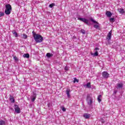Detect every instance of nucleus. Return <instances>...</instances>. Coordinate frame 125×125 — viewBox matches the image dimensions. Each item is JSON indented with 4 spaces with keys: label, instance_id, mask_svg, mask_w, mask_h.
<instances>
[{
    "label": "nucleus",
    "instance_id": "7c9ffc66",
    "mask_svg": "<svg viewBox=\"0 0 125 125\" xmlns=\"http://www.w3.org/2000/svg\"><path fill=\"white\" fill-rule=\"evenodd\" d=\"M31 97V101L32 102H35V100H36V98H33V97Z\"/></svg>",
    "mask_w": 125,
    "mask_h": 125
},
{
    "label": "nucleus",
    "instance_id": "20e7f679",
    "mask_svg": "<svg viewBox=\"0 0 125 125\" xmlns=\"http://www.w3.org/2000/svg\"><path fill=\"white\" fill-rule=\"evenodd\" d=\"M86 102H87L88 105H89L90 106H92V98H91V97H90V95H89V94H88L87 95Z\"/></svg>",
    "mask_w": 125,
    "mask_h": 125
},
{
    "label": "nucleus",
    "instance_id": "dca6fc26",
    "mask_svg": "<svg viewBox=\"0 0 125 125\" xmlns=\"http://www.w3.org/2000/svg\"><path fill=\"white\" fill-rule=\"evenodd\" d=\"M102 98V96L101 95H100L98 96V101L99 103H100V102H101L102 100L101 99Z\"/></svg>",
    "mask_w": 125,
    "mask_h": 125
},
{
    "label": "nucleus",
    "instance_id": "412c9836",
    "mask_svg": "<svg viewBox=\"0 0 125 125\" xmlns=\"http://www.w3.org/2000/svg\"><path fill=\"white\" fill-rule=\"evenodd\" d=\"M86 85L87 87H88V88H90V87H91V85H90V83H87Z\"/></svg>",
    "mask_w": 125,
    "mask_h": 125
},
{
    "label": "nucleus",
    "instance_id": "1a4fd4ad",
    "mask_svg": "<svg viewBox=\"0 0 125 125\" xmlns=\"http://www.w3.org/2000/svg\"><path fill=\"white\" fill-rule=\"evenodd\" d=\"M102 75L103 78L104 79H108V78H109V73H108L107 72H103Z\"/></svg>",
    "mask_w": 125,
    "mask_h": 125
},
{
    "label": "nucleus",
    "instance_id": "a878e982",
    "mask_svg": "<svg viewBox=\"0 0 125 125\" xmlns=\"http://www.w3.org/2000/svg\"><path fill=\"white\" fill-rule=\"evenodd\" d=\"M14 59L16 61H19V60L18 59V58H17V57L16 56H14L13 57Z\"/></svg>",
    "mask_w": 125,
    "mask_h": 125
},
{
    "label": "nucleus",
    "instance_id": "6e6552de",
    "mask_svg": "<svg viewBox=\"0 0 125 125\" xmlns=\"http://www.w3.org/2000/svg\"><path fill=\"white\" fill-rule=\"evenodd\" d=\"M112 36V30H111L108 34L107 37H106V41L107 42H110L111 41V38Z\"/></svg>",
    "mask_w": 125,
    "mask_h": 125
},
{
    "label": "nucleus",
    "instance_id": "f8f14e48",
    "mask_svg": "<svg viewBox=\"0 0 125 125\" xmlns=\"http://www.w3.org/2000/svg\"><path fill=\"white\" fill-rule=\"evenodd\" d=\"M10 100L11 101V102H12V103H15V102L14 98L12 96H10Z\"/></svg>",
    "mask_w": 125,
    "mask_h": 125
},
{
    "label": "nucleus",
    "instance_id": "393cba45",
    "mask_svg": "<svg viewBox=\"0 0 125 125\" xmlns=\"http://www.w3.org/2000/svg\"><path fill=\"white\" fill-rule=\"evenodd\" d=\"M109 21H110V22H115V19H114V18H110V19H109Z\"/></svg>",
    "mask_w": 125,
    "mask_h": 125
},
{
    "label": "nucleus",
    "instance_id": "c9c22d12",
    "mask_svg": "<svg viewBox=\"0 0 125 125\" xmlns=\"http://www.w3.org/2000/svg\"><path fill=\"white\" fill-rule=\"evenodd\" d=\"M102 123H104V121H102Z\"/></svg>",
    "mask_w": 125,
    "mask_h": 125
},
{
    "label": "nucleus",
    "instance_id": "7ed1b4c3",
    "mask_svg": "<svg viewBox=\"0 0 125 125\" xmlns=\"http://www.w3.org/2000/svg\"><path fill=\"white\" fill-rule=\"evenodd\" d=\"M90 21H91L93 23H94V24L93 25L94 28H95V29H97L98 30H100V26L99 25H100L99 24V23H98V22H97L96 21L93 20V19L91 18L90 19Z\"/></svg>",
    "mask_w": 125,
    "mask_h": 125
},
{
    "label": "nucleus",
    "instance_id": "6ab92c4d",
    "mask_svg": "<svg viewBox=\"0 0 125 125\" xmlns=\"http://www.w3.org/2000/svg\"><path fill=\"white\" fill-rule=\"evenodd\" d=\"M66 94L67 95V97H70V89H66Z\"/></svg>",
    "mask_w": 125,
    "mask_h": 125
},
{
    "label": "nucleus",
    "instance_id": "ddd939ff",
    "mask_svg": "<svg viewBox=\"0 0 125 125\" xmlns=\"http://www.w3.org/2000/svg\"><path fill=\"white\" fill-rule=\"evenodd\" d=\"M106 14L107 17H111L112 16V13H111L110 11H107L106 12Z\"/></svg>",
    "mask_w": 125,
    "mask_h": 125
},
{
    "label": "nucleus",
    "instance_id": "4be33fe9",
    "mask_svg": "<svg viewBox=\"0 0 125 125\" xmlns=\"http://www.w3.org/2000/svg\"><path fill=\"white\" fill-rule=\"evenodd\" d=\"M31 97H33V98H36L37 94H36V93L33 92V95L31 96Z\"/></svg>",
    "mask_w": 125,
    "mask_h": 125
},
{
    "label": "nucleus",
    "instance_id": "9d476101",
    "mask_svg": "<svg viewBox=\"0 0 125 125\" xmlns=\"http://www.w3.org/2000/svg\"><path fill=\"white\" fill-rule=\"evenodd\" d=\"M83 117L85 119H89V118H90V115L87 113H85V114H84V115H83Z\"/></svg>",
    "mask_w": 125,
    "mask_h": 125
},
{
    "label": "nucleus",
    "instance_id": "2f4dec72",
    "mask_svg": "<svg viewBox=\"0 0 125 125\" xmlns=\"http://www.w3.org/2000/svg\"><path fill=\"white\" fill-rule=\"evenodd\" d=\"M99 49H100L99 48L97 47L95 48L94 50H96V51H97V50H99Z\"/></svg>",
    "mask_w": 125,
    "mask_h": 125
},
{
    "label": "nucleus",
    "instance_id": "4468645a",
    "mask_svg": "<svg viewBox=\"0 0 125 125\" xmlns=\"http://www.w3.org/2000/svg\"><path fill=\"white\" fill-rule=\"evenodd\" d=\"M46 56H47L48 58H50V57H52V56H53V54L50 53H47L46 55Z\"/></svg>",
    "mask_w": 125,
    "mask_h": 125
},
{
    "label": "nucleus",
    "instance_id": "473e14b6",
    "mask_svg": "<svg viewBox=\"0 0 125 125\" xmlns=\"http://www.w3.org/2000/svg\"><path fill=\"white\" fill-rule=\"evenodd\" d=\"M117 92H118V91L117 90H114V94H116L117 93Z\"/></svg>",
    "mask_w": 125,
    "mask_h": 125
},
{
    "label": "nucleus",
    "instance_id": "c756f323",
    "mask_svg": "<svg viewBox=\"0 0 125 125\" xmlns=\"http://www.w3.org/2000/svg\"><path fill=\"white\" fill-rule=\"evenodd\" d=\"M81 33H82V34H85V31L84 30V29H81Z\"/></svg>",
    "mask_w": 125,
    "mask_h": 125
},
{
    "label": "nucleus",
    "instance_id": "2eb2a0df",
    "mask_svg": "<svg viewBox=\"0 0 125 125\" xmlns=\"http://www.w3.org/2000/svg\"><path fill=\"white\" fill-rule=\"evenodd\" d=\"M12 33L13 34V35L15 37V38H17V37H18V34H17V32H16V31H15V30H13L12 31Z\"/></svg>",
    "mask_w": 125,
    "mask_h": 125
},
{
    "label": "nucleus",
    "instance_id": "9b49d317",
    "mask_svg": "<svg viewBox=\"0 0 125 125\" xmlns=\"http://www.w3.org/2000/svg\"><path fill=\"white\" fill-rule=\"evenodd\" d=\"M118 10L121 14H124V13H125V10L123 8L118 9Z\"/></svg>",
    "mask_w": 125,
    "mask_h": 125
},
{
    "label": "nucleus",
    "instance_id": "423d86ee",
    "mask_svg": "<svg viewBox=\"0 0 125 125\" xmlns=\"http://www.w3.org/2000/svg\"><path fill=\"white\" fill-rule=\"evenodd\" d=\"M15 110L16 113H17L18 114H19L21 113V109H20V107H19V106L17 104L15 105Z\"/></svg>",
    "mask_w": 125,
    "mask_h": 125
},
{
    "label": "nucleus",
    "instance_id": "a211bd4d",
    "mask_svg": "<svg viewBox=\"0 0 125 125\" xmlns=\"http://www.w3.org/2000/svg\"><path fill=\"white\" fill-rule=\"evenodd\" d=\"M91 55H93V56H98V51H96L94 53H92Z\"/></svg>",
    "mask_w": 125,
    "mask_h": 125
},
{
    "label": "nucleus",
    "instance_id": "b1692460",
    "mask_svg": "<svg viewBox=\"0 0 125 125\" xmlns=\"http://www.w3.org/2000/svg\"><path fill=\"white\" fill-rule=\"evenodd\" d=\"M62 112H66V108L64 106H62Z\"/></svg>",
    "mask_w": 125,
    "mask_h": 125
},
{
    "label": "nucleus",
    "instance_id": "bb28decb",
    "mask_svg": "<svg viewBox=\"0 0 125 125\" xmlns=\"http://www.w3.org/2000/svg\"><path fill=\"white\" fill-rule=\"evenodd\" d=\"M27 38H28V36L26 34H24L23 39H24V40H26Z\"/></svg>",
    "mask_w": 125,
    "mask_h": 125
},
{
    "label": "nucleus",
    "instance_id": "5701e85b",
    "mask_svg": "<svg viewBox=\"0 0 125 125\" xmlns=\"http://www.w3.org/2000/svg\"><path fill=\"white\" fill-rule=\"evenodd\" d=\"M54 5H55V3H52V4H50L49 6L50 8H52V7L54 6Z\"/></svg>",
    "mask_w": 125,
    "mask_h": 125
},
{
    "label": "nucleus",
    "instance_id": "f704fd0d",
    "mask_svg": "<svg viewBox=\"0 0 125 125\" xmlns=\"http://www.w3.org/2000/svg\"><path fill=\"white\" fill-rule=\"evenodd\" d=\"M48 106L49 107V104H48Z\"/></svg>",
    "mask_w": 125,
    "mask_h": 125
},
{
    "label": "nucleus",
    "instance_id": "72a5a7b5",
    "mask_svg": "<svg viewBox=\"0 0 125 125\" xmlns=\"http://www.w3.org/2000/svg\"><path fill=\"white\" fill-rule=\"evenodd\" d=\"M64 69H65V71H68V70L67 67H65Z\"/></svg>",
    "mask_w": 125,
    "mask_h": 125
},
{
    "label": "nucleus",
    "instance_id": "f257e3e1",
    "mask_svg": "<svg viewBox=\"0 0 125 125\" xmlns=\"http://www.w3.org/2000/svg\"><path fill=\"white\" fill-rule=\"evenodd\" d=\"M33 37L36 43H39L42 42L43 41V37L40 34H37V33H34V31L32 32Z\"/></svg>",
    "mask_w": 125,
    "mask_h": 125
},
{
    "label": "nucleus",
    "instance_id": "f3484780",
    "mask_svg": "<svg viewBox=\"0 0 125 125\" xmlns=\"http://www.w3.org/2000/svg\"><path fill=\"white\" fill-rule=\"evenodd\" d=\"M23 57L24 58H29L30 57V55L29 54H24L23 55Z\"/></svg>",
    "mask_w": 125,
    "mask_h": 125
},
{
    "label": "nucleus",
    "instance_id": "aec40b11",
    "mask_svg": "<svg viewBox=\"0 0 125 125\" xmlns=\"http://www.w3.org/2000/svg\"><path fill=\"white\" fill-rule=\"evenodd\" d=\"M5 125V122L3 120L0 121V125Z\"/></svg>",
    "mask_w": 125,
    "mask_h": 125
},
{
    "label": "nucleus",
    "instance_id": "0eeeda50",
    "mask_svg": "<svg viewBox=\"0 0 125 125\" xmlns=\"http://www.w3.org/2000/svg\"><path fill=\"white\" fill-rule=\"evenodd\" d=\"M78 20H80V21L83 22V23L87 24V25H88V20L84 18H78Z\"/></svg>",
    "mask_w": 125,
    "mask_h": 125
},
{
    "label": "nucleus",
    "instance_id": "f03ea898",
    "mask_svg": "<svg viewBox=\"0 0 125 125\" xmlns=\"http://www.w3.org/2000/svg\"><path fill=\"white\" fill-rule=\"evenodd\" d=\"M11 10H12V8L10 4H8L6 5V9L5 10V13L6 15H9L11 13Z\"/></svg>",
    "mask_w": 125,
    "mask_h": 125
},
{
    "label": "nucleus",
    "instance_id": "c85d7f7f",
    "mask_svg": "<svg viewBox=\"0 0 125 125\" xmlns=\"http://www.w3.org/2000/svg\"><path fill=\"white\" fill-rule=\"evenodd\" d=\"M4 15V13L0 12V17H1Z\"/></svg>",
    "mask_w": 125,
    "mask_h": 125
},
{
    "label": "nucleus",
    "instance_id": "cd10ccee",
    "mask_svg": "<svg viewBox=\"0 0 125 125\" xmlns=\"http://www.w3.org/2000/svg\"><path fill=\"white\" fill-rule=\"evenodd\" d=\"M76 82L79 83V80L78 79H77V78H75L73 83H76Z\"/></svg>",
    "mask_w": 125,
    "mask_h": 125
},
{
    "label": "nucleus",
    "instance_id": "39448f33",
    "mask_svg": "<svg viewBox=\"0 0 125 125\" xmlns=\"http://www.w3.org/2000/svg\"><path fill=\"white\" fill-rule=\"evenodd\" d=\"M115 86L117 89H122L124 87V83L122 82H119Z\"/></svg>",
    "mask_w": 125,
    "mask_h": 125
}]
</instances>
